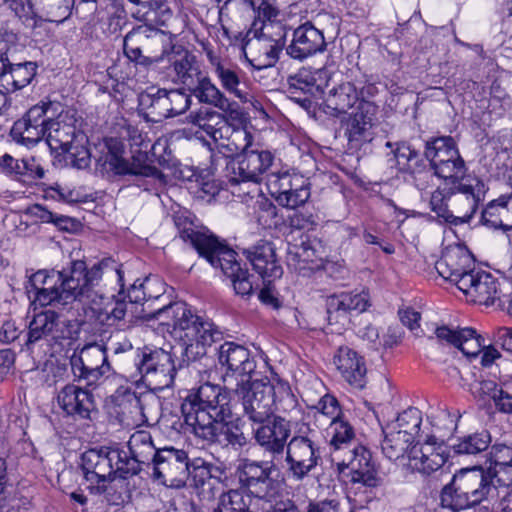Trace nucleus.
<instances>
[{"mask_svg": "<svg viewBox=\"0 0 512 512\" xmlns=\"http://www.w3.org/2000/svg\"><path fill=\"white\" fill-rule=\"evenodd\" d=\"M421 422V412L417 408H409L386 426L391 429L395 428V431H399L401 434L405 433L406 436L415 440V436L420 430Z\"/></svg>", "mask_w": 512, "mask_h": 512, "instance_id": "4d7b16f0", "label": "nucleus"}, {"mask_svg": "<svg viewBox=\"0 0 512 512\" xmlns=\"http://www.w3.org/2000/svg\"><path fill=\"white\" fill-rule=\"evenodd\" d=\"M167 33L152 27L150 24L139 25L129 31L124 37V53L137 63L148 64L150 57L144 56L143 51H150L154 44L161 43L163 36Z\"/></svg>", "mask_w": 512, "mask_h": 512, "instance_id": "c756f323", "label": "nucleus"}, {"mask_svg": "<svg viewBox=\"0 0 512 512\" xmlns=\"http://www.w3.org/2000/svg\"><path fill=\"white\" fill-rule=\"evenodd\" d=\"M27 277L31 288H44L46 285L48 288H59L62 275L55 270L41 269L30 275L27 274Z\"/></svg>", "mask_w": 512, "mask_h": 512, "instance_id": "69168bd1", "label": "nucleus"}, {"mask_svg": "<svg viewBox=\"0 0 512 512\" xmlns=\"http://www.w3.org/2000/svg\"><path fill=\"white\" fill-rule=\"evenodd\" d=\"M32 304L40 307H65L75 301L76 290H33Z\"/></svg>", "mask_w": 512, "mask_h": 512, "instance_id": "864d4df0", "label": "nucleus"}, {"mask_svg": "<svg viewBox=\"0 0 512 512\" xmlns=\"http://www.w3.org/2000/svg\"><path fill=\"white\" fill-rule=\"evenodd\" d=\"M128 448L131 457L126 451L121 450L123 465L121 471H126L128 477L137 475L142 466L150 467L160 448H157L152 439V435L146 430H137L129 438Z\"/></svg>", "mask_w": 512, "mask_h": 512, "instance_id": "412c9836", "label": "nucleus"}, {"mask_svg": "<svg viewBox=\"0 0 512 512\" xmlns=\"http://www.w3.org/2000/svg\"><path fill=\"white\" fill-rule=\"evenodd\" d=\"M328 435L329 444L334 450L347 448L355 438L354 428L343 417L330 422Z\"/></svg>", "mask_w": 512, "mask_h": 512, "instance_id": "5fc2aeb1", "label": "nucleus"}, {"mask_svg": "<svg viewBox=\"0 0 512 512\" xmlns=\"http://www.w3.org/2000/svg\"><path fill=\"white\" fill-rule=\"evenodd\" d=\"M482 222L492 229L512 230V194L491 201L482 212Z\"/></svg>", "mask_w": 512, "mask_h": 512, "instance_id": "ea45409f", "label": "nucleus"}, {"mask_svg": "<svg viewBox=\"0 0 512 512\" xmlns=\"http://www.w3.org/2000/svg\"><path fill=\"white\" fill-rule=\"evenodd\" d=\"M181 413L191 431L216 421H227L232 415L229 393L219 385L205 383L188 393L181 404Z\"/></svg>", "mask_w": 512, "mask_h": 512, "instance_id": "423d86ee", "label": "nucleus"}, {"mask_svg": "<svg viewBox=\"0 0 512 512\" xmlns=\"http://www.w3.org/2000/svg\"><path fill=\"white\" fill-rule=\"evenodd\" d=\"M333 363L343 379L356 389L366 386V365L362 356L348 346H340L334 354Z\"/></svg>", "mask_w": 512, "mask_h": 512, "instance_id": "72a5a7b5", "label": "nucleus"}, {"mask_svg": "<svg viewBox=\"0 0 512 512\" xmlns=\"http://www.w3.org/2000/svg\"><path fill=\"white\" fill-rule=\"evenodd\" d=\"M486 192L484 181L477 176L451 186L450 212L453 217L449 223L457 225L468 222L484 201Z\"/></svg>", "mask_w": 512, "mask_h": 512, "instance_id": "ddd939ff", "label": "nucleus"}, {"mask_svg": "<svg viewBox=\"0 0 512 512\" xmlns=\"http://www.w3.org/2000/svg\"><path fill=\"white\" fill-rule=\"evenodd\" d=\"M350 454L348 461L343 460L337 463L338 471L345 473V470H348L347 475L353 483H361L367 487L380 486L382 478L379 476L370 451L358 445L350 450Z\"/></svg>", "mask_w": 512, "mask_h": 512, "instance_id": "b1692460", "label": "nucleus"}, {"mask_svg": "<svg viewBox=\"0 0 512 512\" xmlns=\"http://www.w3.org/2000/svg\"><path fill=\"white\" fill-rule=\"evenodd\" d=\"M86 137L80 135L79 141L72 142L61 152L64 154L65 162L77 169H85L89 167L91 162V153L85 146Z\"/></svg>", "mask_w": 512, "mask_h": 512, "instance_id": "13d9d810", "label": "nucleus"}, {"mask_svg": "<svg viewBox=\"0 0 512 512\" xmlns=\"http://www.w3.org/2000/svg\"><path fill=\"white\" fill-rule=\"evenodd\" d=\"M450 186L444 185L443 188L438 187L431 194L430 207L439 217H442L446 222H449L453 217L450 212Z\"/></svg>", "mask_w": 512, "mask_h": 512, "instance_id": "680f3d73", "label": "nucleus"}, {"mask_svg": "<svg viewBox=\"0 0 512 512\" xmlns=\"http://www.w3.org/2000/svg\"><path fill=\"white\" fill-rule=\"evenodd\" d=\"M70 326V321H61L58 314L52 310L35 313L28 326L26 344L29 346L47 337L72 338Z\"/></svg>", "mask_w": 512, "mask_h": 512, "instance_id": "c85d7f7f", "label": "nucleus"}, {"mask_svg": "<svg viewBox=\"0 0 512 512\" xmlns=\"http://www.w3.org/2000/svg\"><path fill=\"white\" fill-rule=\"evenodd\" d=\"M497 383L492 380H474L469 385V391L472 396L478 401H487L494 399L498 391Z\"/></svg>", "mask_w": 512, "mask_h": 512, "instance_id": "338daca9", "label": "nucleus"}, {"mask_svg": "<svg viewBox=\"0 0 512 512\" xmlns=\"http://www.w3.org/2000/svg\"><path fill=\"white\" fill-rule=\"evenodd\" d=\"M167 57L177 79L182 84L192 87L201 76L195 56L187 50L179 49L172 53H167Z\"/></svg>", "mask_w": 512, "mask_h": 512, "instance_id": "37998d69", "label": "nucleus"}, {"mask_svg": "<svg viewBox=\"0 0 512 512\" xmlns=\"http://www.w3.org/2000/svg\"><path fill=\"white\" fill-rule=\"evenodd\" d=\"M243 253L262 278L264 288H269L277 279L282 277L283 268L276 257L275 248L271 242L260 240L251 248L245 249Z\"/></svg>", "mask_w": 512, "mask_h": 512, "instance_id": "cd10ccee", "label": "nucleus"}, {"mask_svg": "<svg viewBox=\"0 0 512 512\" xmlns=\"http://www.w3.org/2000/svg\"><path fill=\"white\" fill-rule=\"evenodd\" d=\"M439 340H444L458 348L467 357H476L483 347V339L473 328L451 330L447 326L438 327L435 331Z\"/></svg>", "mask_w": 512, "mask_h": 512, "instance_id": "4c0bfd02", "label": "nucleus"}, {"mask_svg": "<svg viewBox=\"0 0 512 512\" xmlns=\"http://www.w3.org/2000/svg\"><path fill=\"white\" fill-rule=\"evenodd\" d=\"M326 49L323 32L311 22H305L292 30L286 53L295 60L303 61Z\"/></svg>", "mask_w": 512, "mask_h": 512, "instance_id": "bb28decb", "label": "nucleus"}, {"mask_svg": "<svg viewBox=\"0 0 512 512\" xmlns=\"http://www.w3.org/2000/svg\"><path fill=\"white\" fill-rule=\"evenodd\" d=\"M192 433L207 444H217L221 447L231 446L240 449L248 444V438L237 426L226 421H216L210 425L195 428Z\"/></svg>", "mask_w": 512, "mask_h": 512, "instance_id": "2f4dec72", "label": "nucleus"}, {"mask_svg": "<svg viewBox=\"0 0 512 512\" xmlns=\"http://www.w3.org/2000/svg\"><path fill=\"white\" fill-rule=\"evenodd\" d=\"M74 0H40L48 21L63 22L69 15Z\"/></svg>", "mask_w": 512, "mask_h": 512, "instance_id": "0e129e2a", "label": "nucleus"}, {"mask_svg": "<svg viewBox=\"0 0 512 512\" xmlns=\"http://www.w3.org/2000/svg\"><path fill=\"white\" fill-rule=\"evenodd\" d=\"M267 187L278 204L288 209L304 205L311 195L309 180L287 169L269 173Z\"/></svg>", "mask_w": 512, "mask_h": 512, "instance_id": "9b49d317", "label": "nucleus"}, {"mask_svg": "<svg viewBox=\"0 0 512 512\" xmlns=\"http://www.w3.org/2000/svg\"><path fill=\"white\" fill-rule=\"evenodd\" d=\"M218 360L228 371L242 377L250 376L256 368V362L249 350L234 342H225L220 346Z\"/></svg>", "mask_w": 512, "mask_h": 512, "instance_id": "e433bc0d", "label": "nucleus"}, {"mask_svg": "<svg viewBox=\"0 0 512 512\" xmlns=\"http://www.w3.org/2000/svg\"><path fill=\"white\" fill-rule=\"evenodd\" d=\"M188 121L215 143L224 140L231 130V126L221 114L209 108H200L198 111L190 113Z\"/></svg>", "mask_w": 512, "mask_h": 512, "instance_id": "58836bf2", "label": "nucleus"}, {"mask_svg": "<svg viewBox=\"0 0 512 512\" xmlns=\"http://www.w3.org/2000/svg\"><path fill=\"white\" fill-rule=\"evenodd\" d=\"M447 458L445 446L437 442L435 437H429L425 442H417L410 448L407 466L413 472L428 476L443 467Z\"/></svg>", "mask_w": 512, "mask_h": 512, "instance_id": "4be33fe9", "label": "nucleus"}, {"mask_svg": "<svg viewBox=\"0 0 512 512\" xmlns=\"http://www.w3.org/2000/svg\"><path fill=\"white\" fill-rule=\"evenodd\" d=\"M317 259V251L309 240H302L300 244H289L288 246L287 264L303 276L318 267Z\"/></svg>", "mask_w": 512, "mask_h": 512, "instance_id": "79ce46f5", "label": "nucleus"}, {"mask_svg": "<svg viewBox=\"0 0 512 512\" xmlns=\"http://www.w3.org/2000/svg\"><path fill=\"white\" fill-rule=\"evenodd\" d=\"M140 105L148 109L155 121L184 113L191 105V95L181 90L159 89L156 94L140 96Z\"/></svg>", "mask_w": 512, "mask_h": 512, "instance_id": "aec40b11", "label": "nucleus"}, {"mask_svg": "<svg viewBox=\"0 0 512 512\" xmlns=\"http://www.w3.org/2000/svg\"><path fill=\"white\" fill-rule=\"evenodd\" d=\"M471 263L469 252L461 246L448 247L441 259L436 263L438 273L453 284L463 281V277L470 271Z\"/></svg>", "mask_w": 512, "mask_h": 512, "instance_id": "f704fd0d", "label": "nucleus"}, {"mask_svg": "<svg viewBox=\"0 0 512 512\" xmlns=\"http://www.w3.org/2000/svg\"><path fill=\"white\" fill-rule=\"evenodd\" d=\"M131 14L139 21L165 27L171 37L180 35L185 22L181 15L174 14L169 0H128Z\"/></svg>", "mask_w": 512, "mask_h": 512, "instance_id": "2eb2a0df", "label": "nucleus"}, {"mask_svg": "<svg viewBox=\"0 0 512 512\" xmlns=\"http://www.w3.org/2000/svg\"><path fill=\"white\" fill-rule=\"evenodd\" d=\"M128 141L131 147L147 148L150 140L146 133L132 126L120 128L119 137H107L104 139L101 155L96 159L97 166L102 172L114 175H133L144 177H156L159 170L147 164L130 162L125 154L124 141Z\"/></svg>", "mask_w": 512, "mask_h": 512, "instance_id": "39448f33", "label": "nucleus"}, {"mask_svg": "<svg viewBox=\"0 0 512 512\" xmlns=\"http://www.w3.org/2000/svg\"><path fill=\"white\" fill-rule=\"evenodd\" d=\"M249 502L248 495L245 496L241 490L232 489L220 495L213 512H253Z\"/></svg>", "mask_w": 512, "mask_h": 512, "instance_id": "6e6d98bb", "label": "nucleus"}, {"mask_svg": "<svg viewBox=\"0 0 512 512\" xmlns=\"http://www.w3.org/2000/svg\"><path fill=\"white\" fill-rule=\"evenodd\" d=\"M484 468L500 485L512 484V445L495 443L485 455Z\"/></svg>", "mask_w": 512, "mask_h": 512, "instance_id": "c9c22d12", "label": "nucleus"}, {"mask_svg": "<svg viewBox=\"0 0 512 512\" xmlns=\"http://www.w3.org/2000/svg\"><path fill=\"white\" fill-rule=\"evenodd\" d=\"M432 170L435 176L444 181V185L450 187L464 182L468 178L476 177L468 172V167L460 153L454 155L451 159L445 160Z\"/></svg>", "mask_w": 512, "mask_h": 512, "instance_id": "de8ad7c7", "label": "nucleus"}, {"mask_svg": "<svg viewBox=\"0 0 512 512\" xmlns=\"http://www.w3.org/2000/svg\"><path fill=\"white\" fill-rule=\"evenodd\" d=\"M158 318H170L171 336L182 346L183 361H196L206 355L207 348L222 339V332L208 319L195 314L182 301L163 304L155 310Z\"/></svg>", "mask_w": 512, "mask_h": 512, "instance_id": "f257e3e1", "label": "nucleus"}, {"mask_svg": "<svg viewBox=\"0 0 512 512\" xmlns=\"http://www.w3.org/2000/svg\"><path fill=\"white\" fill-rule=\"evenodd\" d=\"M287 31L280 22L262 23L259 34L249 38L243 48L250 64L262 69L273 66L285 46Z\"/></svg>", "mask_w": 512, "mask_h": 512, "instance_id": "1a4fd4ad", "label": "nucleus"}, {"mask_svg": "<svg viewBox=\"0 0 512 512\" xmlns=\"http://www.w3.org/2000/svg\"><path fill=\"white\" fill-rule=\"evenodd\" d=\"M322 75L321 71H312L307 68L300 69L296 74L288 78L289 90L291 93L301 91L311 96L322 94L323 89L317 83L318 78Z\"/></svg>", "mask_w": 512, "mask_h": 512, "instance_id": "3c124183", "label": "nucleus"}, {"mask_svg": "<svg viewBox=\"0 0 512 512\" xmlns=\"http://www.w3.org/2000/svg\"><path fill=\"white\" fill-rule=\"evenodd\" d=\"M151 466L154 478L168 487H183L189 477L187 452L173 446L160 448Z\"/></svg>", "mask_w": 512, "mask_h": 512, "instance_id": "4468645a", "label": "nucleus"}, {"mask_svg": "<svg viewBox=\"0 0 512 512\" xmlns=\"http://www.w3.org/2000/svg\"><path fill=\"white\" fill-rule=\"evenodd\" d=\"M384 438L381 442V449L386 458L396 461L401 458H407L410 448L414 445V440L406 434H401L387 426L382 428Z\"/></svg>", "mask_w": 512, "mask_h": 512, "instance_id": "49530a36", "label": "nucleus"}, {"mask_svg": "<svg viewBox=\"0 0 512 512\" xmlns=\"http://www.w3.org/2000/svg\"><path fill=\"white\" fill-rule=\"evenodd\" d=\"M440 505L451 512H459L473 506L464 491L460 490L454 476L441 490Z\"/></svg>", "mask_w": 512, "mask_h": 512, "instance_id": "603ef678", "label": "nucleus"}, {"mask_svg": "<svg viewBox=\"0 0 512 512\" xmlns=\"http://www.w3.org/2000/svg\"><path fill=\"white\" fill-rule=\"evenodd\" d=\"M70 365L74 377L87 385L97 383L111 371L106 348L97 343L87 344L79 352H74Z\"/></svg>", "mask_w": 512, "mask_h": 512, "instance_id": "f3484780", "label": "nucleus"}, {"mask_svg": "<svg viewBox=\"0 0 512 512\" xmlns=\"http://www.w3.org/2000/svg\"><path fill=\"white\" fill-rule=\"evenodd\" d=\"M244 416L255 424H264L274 415L275 388L268 379L255 380L237 390Z\"/></svg>", "mask_w": 512, "mask_h": 512, "instance_id": "f8f14e48", "label": "nucleus"}, {"mask_svg": "<svg viewBox=\"0 0 512 512\" xmlns=\"http://www.w3.org/2000/svg\"><path fill=\"white\" fill-rule=\"evenodd\" d=\"M52 108L51 102H41L31 107L13 124L10 132L12 139L27 147L36 145L46 135L48 113Z\"/></svg>", "mask_w": 512, "mask_h": 512, "instance_id": "6ab92c4d", "label": "nucleus"}, {"mask_svg": "<svg viewBox=\"0 0 512 512\" xmlns=\"http://www.w3.org/2000/svg\"><path fill=\"white\" fill-rule=\"evenodd\" d=\"M212 73L218 79L221 87L228 94L237 98L243 104H250L256 107L258 101L254 96L242 89L241 69L236 65L223 60L221 57L215 55L212 51L206 53Z\"/></svg>", "mask_w": 512, "mask_h": 512, "instance_id": "393cba45", "label": "nucleus"}, {"mask_svg": "<svg viewBox=\"0 0 512 512\" xmlns=\"http://www.w3.org/2000/svg\"><path fill=\"white\" fill-rule=\"evenodd\" d=\"M275 467L272 461H255L242 459L236 473L241 489L253 496L271 501L278 493V481L271 474Z\"/></svg>", "mask_w": 512, "mask_h": 512, "instance_id": "9d476101", "label": "nucleus"}, {"mask_svg": "<svg viewBox=\"0 0 512 512\" xmlns=\"http://www.w3.org/2000/svg\"><path fill=\"white\" fill-rule=\"evenodd\" d=\"M104 272L115 274L120 288H124L123 272L115 265V261L111 258L102 260L90 270H87L84 261H73L68 270L58 271L62 275L61 280H59V288H87L97 285Z\"/></svg>", "mask_w": 512, "mask_h": 512, "instance_id": "a211bd4d", "label": "nucleus"}, {"mask_svg": "<svg viewBox=\"0 0 512 512\" xmlns=\"http://www.w3.org/2000/svg\"><path fill=\"white\" fill-rule=\"evenodd\" d=\"M453 476L458 482L460 490L464 491L473 506L493 497L497 490L493 483L494 478L483 465L462 468Z\"/></svg>", "mask_w": 512, "mask_h": 512, "instance_id": "5701e85b", "label": "nucleus"}, {"mask_svg": "<svg viewBox=\"0 0 512 512\" xmlns=\"http://www.w3.org/2000/svg\"><path fill=\"white\" fill-rule=\"evenodd\" d=\"M134 366L140 379L150 389L172 387L176 366L171 352L159 347L144 346L135 350Z\"/></svg>", "mask_w": 512, "mask_h": 512, "instance_id": "6e6552de", "label": "nucleus"}, {"mask_svg": "<svg viewBox=\"0 0 512 512\" xmlns=\"http://www.w3.org/2000/svg\"><path fill=\"white\" fill-rule=\"evenodd\" d=\"M458 153L460 152L456 142L450 136L438 137L426 143L425 157L430 162L431 168L451 159Z\"/></svg>", "mask_w": 512, "mask_h": 512, "instance_id": "8fccbe9b", "label": "nucleus"}, {"mask_svg": "<svg viewBox=\"0 0 512 512\" xmlns=\"http://www.w3.org/2000/svg\"><path fill=\"white\" fill-rule=\"evenodd\" d=\"M254 430V438L259 446L272 455V459L281 457L291 435V423L281 416L271 419Z\"/></svg>", "mask_w": 512, "mask_h": 512, "instance_id": "a878e982", "label": "nucleus"}, {"mask_svg": "<svg viewBox=\"0 0 512 512\" xmlns=\"http://www.w3.org/2000/svg\"><path fill=\"white\" fill-rule=\"evenodd\" d=\"M491 442V434L481 430L458 438L452 448L457 455L477 456L487 452Z\"/></svg>", "mask_w": 512, "mask_h": 512, "instance_id": "09e8293b", "label": "nucleus"}, {"mask_svg": "<svg viewBox=\"0 0 512 512\" xmlns=\"http://www.w3.org/2000/svg\"><path fill=\"white\" fill-rule=\"evenodd\" d=\"M121 466L124 465L119 448L103 446L99 449H89L81 456L84 478L90 483L88 488L94 494L105 493L106 483L115 477L128 478L126 471H121Z\"/></svg>", "mask_w": 512, "mask_h": 512, "instance_id": "0eeeda50", "label": "nucleus"}, {"mask_svg": "<svg viewBox=\"0 0 512 512\" xmlns=\"http://www.w3.org/2000/svg\"><path fill=\"white\" fill-rule=\"evenodd\" d=\"M0 171L14 175H27L32 170L27 161L23 159H15L11 155L5 153L0 156Z\"/></svg>", "mask_w": 512, "mask_h": 512, "instance_id": "774afa93", "label": "nucleus"}, {"mask_svg": "<svg viewBox=\"0 0 512 512\" xmlns=\"http://www.w3.org/2000/svg\"><path fill=\"white\" fill-rule=\"evenodd\" d=\"M321 461L320 447L310 434H295L288 442L286 462L294 479L303 480Z\"/></svg>", "mask_w": 512, "mask_h": 512, "instance_id": "dca6fc26", "label": "nucleus"}, {"mask_svg": "<svg viewBox=\"0 0 512 512\" xmlns=\"http://www.w3.org/2000/svg\"><path fill=\"white\" fill-rule=\"evenodd\" d=\"M324 112L330 116L338 117L348 114L346 122V135L349 142L360 145L372 139L371 129L377 112L374 103L360 96L359 90L350 81L338 84H326L323 90Z\"/></svg>", "mask_w": 512, "mask_h": 512, "instance_id": "7ed1b4c3", "label": "nucleus"}, {"mask_svg": "<svg viewBox=\"0 0 512 512\" xmlns=\"http://www.w3.org/2000/svg\"><path fill=\"white\" fill-rule=\"evenodd\" d=\"M192 88L199 102L218 108L223 112L232 110L233 103L207 76H200Z\"/></svg>", "mask_w": 512, "mask_h": 512, "instance_id": "c03bdc74", "label": "nucleus"}, {"mask_svg": "<svg viewBox=\"0 0 512 512\" xmlns=\"http://www.w3.org/2000/svg\"><path fill=\"white\" fill-rule=\"evenodd\" d=\"M37 65L34 62L18 64L8 63L6 74L1 79V88L6 92H14L26 87L34 78Z\"/></svg>", "mask_w": 512, "mask_h": 512, "instance_id": "a18cd8bd", "label": "nucleus"}, {"mask_svg": "<svg viewBox=\"0 0 512 512\" xmlns=\"http://www.w3.org/2000/svg\"><path fill=\"white\" fill-rule=\"evenodd\" d=\"M57 402L68 416L77 419H90L96 411L93 394L74 384H68L59 391Z\"/></svg>", "mask_w": 512, "mask_h": 512, "instance_id": "473e14b6", "label": "nucleus"}, {"mask_svg": "<svg viewBox=\"0 0 512 512\" xmlns=\"http://www.w3.org/2000/svg\"><path fill=\"white\" fill-rule=\"evenodd\" d=\"M174 223L180 238L189 243L213 268H219L232 284H249V271L237 261V253L229 247L225 240L220 239L207 227L196 225L187 212L174 215Z\"/></svg>", "mask_w": 512, "mask_h": 512, "instance_id": "f03ea898", "label": "nucleus"}, {"mask_svg": "<svg viewBox=\"0 0 512 512\" xmlns=\"http://www.w3.org/2000/svg\"><path fill=\"white\" fill-rule=\"evenodd\" d=\"M75 113L70 110L61 111L56 119L48 116L46 126V142L54 151H61L72 142L79 141L80 132L76 129Z\"/></svg>", "mask_w": 512, "mask_h": 512, "instance_id": "7c9ffc66", "label": "nucleus"}, {"mask_svg": "<svg viewBox=\"0 0 512 512\" xmlns=\"http://www.w3.org/2000/svg\"><path fill=\"white\" fill-rule=\"evenodd\" d=\"M227 140V143H219V146L224 147L230 153H235L240 151V153H244L256 147L258 144L253 143V137L249 131L245 128H233L224 138Z\"/></svg>", "mask_w": 512, "mask_h": 512, "instance_id": "052dcab7", "label": "nucleus"}, {"mask_svg": "<svg viewBox=\"0 0 512 512\" xmlns=\"http://www.w3.org/2000/svg\"><path fill=\"white\" fill-rule=\"evenodd\" d=\"M502 291L503 290H460L462 296L459 298L472 304L505 309V301L500 295Z\"/></svg>", "mask_w": 512, "mask_h": 512, "instance_id": "bf43d9fd", "label": "nucleus"}, {"mask_svg": "<svg viewBox=\"0 0 512 512\" xmlns=\"http://www.w3.org/2000/svg\"><path fill=\"white\" fill-rule=\"evenodd\" d=\"M211 160L215 169L220 164L225 165V177L234 196L252 199L260 196L259 184L263 175L273 166L275 156L271 151L257 145L230 159L224 155L213 154Z\"/></svg>", "mask_w": 512, "mask_h": 512, "instance_id": "20e7f679", "label": "nucleus"}, {"mask_svg": "<svg viewBox=\"0 0 512 512\" xmlns=\"http://www.w3.org/2000/svg\"><path fill=\"white\" fill-rule=\"evenodd\" d=\"M370 305L369 294L366 290H361L358 293L354 291H341L328 297L327 299V313L329 320L332 314L336 312H364Z\"/></svg>", "mask_w": 512, "mask_h": 512, "instance_id": "a19ab883", "label": "nucleus"}, {"mask_svg": "<svg viewBox=\"0 0 512 512\" xmlns=\"http://www.w3.org/2000/svg\"><path fill=\"white\" fill-rule=\"evenodd\" d=\"M9 3V7L14 13L23 20L24 24L27 27L32 29H37L41 27L44 20L37 17L34 12L33 5L30 0H7Z\"/></svg>", "mask_w": 512, "mask_h": 512, "instance_id": "e2e57ef3", "label": "nucleus"}]
</instances>
